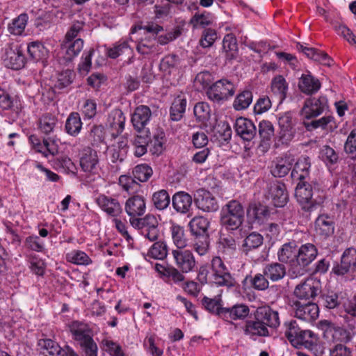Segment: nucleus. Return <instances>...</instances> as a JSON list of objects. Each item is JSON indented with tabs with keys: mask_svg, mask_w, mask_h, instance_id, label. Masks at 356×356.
Segmentation results:
<instances>
[{
	"mask_svg": "<svg viewBox=\"0 0 356 356\" xmlns=\"http://www.w3.org/2000/svg\"><path fill=\"white\" fill-rule=\"evenodd\" d=\"M253 314L255 321L246 322V334L252 336L267 337L269 331L267 326L277 327L280 325L277 312L269 307H260L254 311L246 307V317Z\"/></svg>",
	"mask_w": 356,
	"mask_h": 356,
	"instance_id": "nucleus-1",
	"label": "nucleus"
},
{
	"mask_svg": "<svg viewBox=\"0 0 356 356\" xmlns=\"http://www.w3.org/2000/svg\"><path fill=\"white\" fill-rule=\"evenodd\" d=\"M244 209L243 204L237 200H231L224 205L220 211V223L229 231H238L241 238L245 232L243 229Z\"/></svg>",
	"mask_w": 356,
	"mask_h": 356,
	"instance_id": "nucleus-2",
	"label": "nucleus"
},
{
	"mask_svg": "<svg viewBox=\"0 0 356 356\" xmlns=\"http://www.w3.org/2000/svg\"><path fill=\"white\" fill-rule=\"evenodd\" d=\"M317 249L311 244L302 245L297 252L296 259L292 260L289 273L293 277L302 275L307 271V266L310 264L317 256Z\"/></svg>",
	"mask_w": 356,
	"mask_h": 356,
	"instance_id": "nucleus-3",
	"label": "nucleus"
},
{
	"mask_svg": "<svg viewBox=\"0 0 356 356\" xmlns=\"http://www.w3.org/2000/svg\"><path fill=\"white\" fill-rule=\"evenodd\" d=\"M234 92V86L232 82L227 79H220L208 88L207 95L211 100L220 102L233 96Z\"/></svg>",
	"mask_w": 356,
	"mask_h": 356,
	"instance_id": "nucleus-4",
	"label": "nucleus"
},
{
	"mask_svg": "<svg viewBox=\"0 0 356 356\" xmlns=\"http://www.w3.org/2000/svg\"><path fill=\"white\" fill-rule=\"evenodd\" d=\"M321 291V282L318 280L309 277L298 284L294 289V295L300 300H313Z\"/></svg>",
	"mask_w": 356,
	"mask_h": 356,
	"instance_id": "nucleus-5",
	"label": "nucleus"
},
{
	"mask_svg": "<svg viewBox=\"0 0 356 356\" xmlns=\"http://www.w3.org/2000/svg\"><path fill=\"white\" fill-rule=\"evenodd\" d=\"M321 327L323 331L324 337L328 341L347 343L353 338V334L350 331L335 326L330 321H322Z\"/></svg>",
	"mask_w": 356,
	"mask_h": 356,
	"instance_id": "nucleus-6",
	"label": "nucleus"
},
{
	"mask_svg": "<svg viewBox=\"0 0 356 356\" xmlns=\"http://www.w3.org/2000/svg\"><path fill=\"white\" fill-rule=\"evenodd\" d=\"M80 166L86 173L99 177L101 168L97 152L89 147L84 149L80 157Z\"/></svg>",
	"mask_w": 356,
	"mask_h": 356,
	"instance_id": "nucleus-7",
	"label": "nucleus"
},
{
	"mask_svg": "<svg viewBox=\"0 0 356 356\" xmlns=\"http://www.w3.org/2000/svg\"><path fill=\"white\" fill-rule=\"evenodd\" d=\"M211 269L213 272V281L217 285L231 286L234 284V280L219 257L213 258Z\"/></svg>",
	"mask_w": 356,
	"mask_h": 356,
	"instance_id": "nucleus-8",
	"label": "nucleus"
},
{
	"mask_svg": "<svg viewBox=\"0 0 356 356\" xmlns=\"http://www.w3.org/2000/svg\"><path fill=\"white\" fill-rule=\"evenodd\" d=\"M38 346L43 354L49 356H79L70 347L67 346L61 348L57 342L50 339H39Z\"/></svg>",
	"mask_w": 356,
	"mask_h": 356,
	"instance_id": "nucleus-9",
	"label": "nucleus"
},
{
	"mask_svg": "<svg viewBox=\"0 0 356 356\" xmlns=\"http://www.w3.org/2000/svg\"><path fill=\"white\" fill-rule=\"evenodd\" d=\"M172 255L175 266L183 273L191 272L195 268L196 261L191 250L184 248L172 250Z\"/></svg>",
	"mask_w": 356,
	"mask_h": 356,
	"instance_id": "nucleus-10",
	"label": "nucleus"
},
{
	"mask_svg": "<svg viewBox=\"0 0 356 356\" xmlns=\"http://www.w3.org/2000/svg\"><path fill=\"white\" fill-rule=\"evenodd\" d=\"M327 108V99L325 96L311 97L305 100L301 110L302 115L307 119L316 118Z\"/></svg>",
	"mask_w": 356,
	"mask_h": 356,
	"instance_id": "nucleus-11",
	"label": "nucleus"
},
{
	"mask_svg": "<svg viewBox=\"0 0 356 356\" xmlns=\"http://www.w3.org/2000/svg\"><path fill=\"white\" fill-rule=\"evenodd\" d=\"M266 197L271 200L275 207H284L288 200L285 186L278 181H273L267 184Z\"/></svg>",
	"mask_w": 356,
	"mask_h": 356,
	"instance_id": "nucleus-12",
	"label": "nucleus"
},
{
	"mask_svg": "<svg viewBox=\"0 0 356 356\" xmlns=\"http://www.w3.org/2000/svg\"><path fill=\"white\" fill-rule=\"evenodd\" d=\"M295 196L303 209L310 211L314 207L313 189L310 184L300 181L296 188Z\"/></svg>",
	"mask_w": 356,
	"mask_h": 356,
	"instance_id": "nucleus-13",
	"label": "nucleus"
},
{
	"mask_svg": "<svg viewBox=\"0 0 356 356\" xmlns=\"http://www.w3.org/2000/svg\"><path fill=\"white\" fill-rule=\"evenodd\" d=\"M356 270V249H346L341 259V263L335 266L332 270L339 275H343Z\"/></svg>",
	"mask_w": 356,
	"mask_h": 356,
	"instance_id": "nucleus-14",
	"label": "nucleus"
},
{
	"mask_svg": "<svg viewBox=\"0 0 356 356\" xmlns=\"http://www.w3.org/2000/svg\"><path fill=\"white\" fill-rule=\"evenodd\" d=\"M293 307L295 316L302 321H312L318 316V307L312 301L307 303L296 301Z\"/></svg>",
	"mask_w": 356,
	"mask_h": 356,
	"instance_id": "nucleus-15",
	"label": "nucleus"
},
{
	"mask_svg": "<svg viewBox=\"0 0 356 356\" xmlns=\"http://www.w3.org/2000/svg\"><path fill=\"white\" fill-rule=\"evenodd\" d=\"M194 201L197 207L204 212H213L218 209L216 198L209 191L204 189L197 191Z\"/></svg>",
	"mask_w": 356,
	"mask_h": 356,
	"instance_id": "nucleus-16",
	"label": "nucleus"
},
{
	"mask_svg": "<svg viewBox=\"0 0 356 356\" xmlns=\"http://www.w3.org/2000/svg\"><path fill=\"white\" fill-rule=\"evenodd\" d=\"M95 202L99 208L111 217L117 218L122 213V207L118 200L115 197L101 194L96 198Z\"/></svg>",
	"mask_w": 356,
	"mask_h": 356,
	"instance_id": "nucleus-17",
	"label": "nucleus"
},
{
	"mask_svg": "<svg viewBox=\"0 0 356 356\" xmlns=\"http://www.w3.org/2000/svg\"><path fill=\"white\" fill-rule=\"evenodd\" d=\"M141 235L149 241H155L158 239L159 235L158 221L154 215L148 214L143 218Z\"/></svg>",
	"mask_w": 356,
	"mask_h": 356,
	"instance_id": "nucleus-18",
	"label": "nucleus"
},
{
	"mask_svg": "<svg viewBox=\"0 0 356 356\" xmlns=\"http://www.w3.org/2000/svg\"><path fill=\"white\" fill-rule=\"evenodd\" d=\"M70 330L73 339L79 343H81L93 337V332L90 326L80 321H74L70 325Z\"/></svg>",
	"mask_w": 356,
	"mask_h": 356,
	"instance_id": "nucleus-19",
	"label": "nucleus"
},
{
	"mask_svg": "<svg viewBox=\"0 0 356 356\" xmlns=\"http://www.w3.org/2000/svg\"><path fill=\"white\" fill-rule=\"evenodd\" d=\"M125 211L130 217L143 215L146 210L145 199L141 195H134L128 198L125 202Z\"/></svg>",
	"mask_w": 356,
	"mask_h": 356,
	"instance_id": "nucleus-20",
	"label": "nucleus"
},
{
	"mask_svg": "<svg viewBox=\"0 0 356 356\" xmlns=\"http://www.w3.org/2000/svg\"><path fill=\"white\" fill-rule=\"evenodd\" d=\"M151 116L152 112L148 106L141 105L136 107L131 116L134 127L140 131L149 123Z\"/></svg>",
	"mask_w": 356,
	"mask_h": 356,
	"instance_id": "nucleus-21",
	"label": "nucleus"
},
{
	"mask_svg": "<svg viewBox=\"0 0 356 356\" xmlns=\"http://www.w3.org/2000/svg\"><path fill=\"white\" fill-rule=\"evenodd\" d=\"M4 63L9 68L19 70L25 65V57L19 49L8 47L6 49Z\"/></svg>",
	"mask_w": 356,
	"mask_h": 356,
	"instance_id": "nucleus-22",
	"label": "nucleus"
},
{
	"mask_svg": "<svg viewBox=\"0 0 356 356\" xmlns=\"http://www.w3.org/2000/svg\"><path fill=\"white\" fill-rule=\"evenodd\" d=\"M269 215L268 208L260 203L250 205L247 212L248 222L253 227L254 225H259L262 220Z\"/></svg>",
	"mask_w": 356,
	"mask_h": 356,
	"instance_id": "nucleus-23",
	"label": "nucleus"
},
{
	"mask_svg": "<svg viewBox=\"0 0 356 356\" xmlns=\"http://www.w3.org/2000/svg\"><path fill=\"white\" fill-rule=\"evenodd\" d=\"M172 206L176 211L186 214L189 213L193 203V198L191 195L184 191L177 192L172 196Z\"/></svg>",
	"mask_w": 356,
	"mask_h": 356,
	"instance_id": "nucleus-24",
	"label": "nucleus"
},
{
	"mask_svg": "<svg viewBox=\"0 0 356 356\" xmlns=\"http://www.w3.org/2000/svg\"><path fill=\"white\" fill-rule=\"evenodd\" d=\"M125 117L120 109H114L108 115L106 125L111 129L112 135L118 136L124 129Z\"/></svg>",
	"mask_w": 356,
	"mask_h": 356,
	"instance_id": "nucleus-25",
	"label": "nucleus"
},
{
	"mask_svg": "<svg viewBox=\"0 0 356 356\" xmlns=\"http://www.w3.org/2000/svg\"><path fill=\"white\" fill-rule=\"evenodd\" d=\"M179 63V58L175 55H168L165 56L160 63V70L163 72L164 76L168 79L173 76V81L177 80L176 77L179 73L178 65Z\"/></svg>",
	"mask_w": 356,
	"mask_h": 356,
	"instance_id": "nucleus-26",
	"label": "nucleus"
},
{
	"mask_svg": "<svg viewBox=\"0 0 356 356\" xmlns=\"http://www.w3.org/2000/svg\"><path fill=\"white\" fill-rule=\"evenodd\" d=\"M83 47V40L81 38L75 40L65 39L62 44V51L66 60H72L77 56Z\"/></svg>",
	"mask_w": 356,
	"mask_h": 356,
	"instance_id": "nucleus-27",
	"label": "nucleus"
},
{
	"mask_svg": "<svg viewBox=\"0 0 356 356\" xmlns=\"http://www.w3.org/2000/svg\"><path fill=\"white\" fill-rule=\"evenodd\" d=\"M288 88L289 84L282 76L277 75L272 79L270 90L280 104L286 98Z\"/></svg>",
	"mask_w": 356,
	"mask_h": 356,
	"instance_id": "nucleus-28",
	"label": "nucleus"
},
{
	"mask_svg": "<svg viewBox=\"0 0 356 356\" xmlns=\"http://www.w3.org/2000/svg\"><path fill=\"white\" fill-rule=\"evenodd\" d=\"M170 232L173 244L176 250L184 249L187 246L188 239L182 226L175 222H170Z\"/></svg>",
	"mask_w": 356,
	"mask_h": 356,
	"instance_id": "nucleus-29",
	"label": "nucleus"
},
{
	"mask_svg": "<svg viewBox=\"0 0 356 356\" xmlns=\"http://www.w3.org/2000/svg\"><path fill=\"white\" fill-rule=\"evenodd\" d=\"M296 340L292 343L294 346H304L306 348L314 350L315 348V343L317 342L318 338L316 335L309 330H302L300 331Z\"/></svg>",
	"mask_w": 356,
	"mask_h": 356,
	"instance_id": "nucleus-30",
	"label": "nucleus"
},
{
	"mask_svg": "<svg viewBox=\"0 0 356 356\" xmlns=\"http://www.w3.org/2000/svg\"><path fill=\"white\" fill-rule=\"evenodd\" d=\"M298 87L302 92L310 95L316 92L320 89L321 83L310 74H305L300 78Z\"/></svg>",
	"mask_w": 356,
	"mask_h": 356,
	"instance_id": "nucleus-31",
	"label": "nucleus"
},
{
	"mask_svg": "<svg viewBox=\"0 0 356 356\" xmlns=\"http://www.w3.org/2000/svg\"><path fill=\"white\" fill-rule=\"evenodd\" d=\"M315 230L316 233L324 237L331 235L334 232V222L327 215H321L315 222Z\"/></svg>",
	"mask_w": 356,
	"mask_h": 356,
	"instance_id": "nucleus-32",
	"label": "nucleus"
},
{
	"mask_svg": "<svg viewBox=\"0 0 356 356\" xmlns=\"http://www.w3.org/2000/svg\"><path fill=\"white\" fill-rule=\"evenodd\" d=\"M28 20L29 16L26 13L20 14L8 24L7 29L8 33L15 36L22 35Z\"/></svg>",
	"mask_w": 356,
	"mask_h": 356,
	"instance_id": "nucleus-33",
	"label": "nucleus"
},
{
	"mask_svg": "<svg viewBox=\"0 0 356 356\" xmlns=\"http://www.w3.org/2000/svg\"><path fill=\"white\" fill-rule=\"evenodd\" d=\"M310 161L308 157L301 156L298 159L291 172V177L294 179L302 181L309 175Z\"/></svg>",
	"mask_w": 356,
	"mask_h": 356,
	"instance_id": "nucleus-34",
	"label": "nucleus"
},
{
	"mask_svg": "<svg viewBox=\"0 0 356 356\" xmlns=\"http://www.w3.org/2000/svg\"><path fill=\"white\" fill-rule=\"evenodd\" d=\"M57 118L51 113H45L42 115L38 122V128L44 134L53 133L57 128Z\"/></svg>",
	"mask_w": 356,
	"mask_h": 356,
	"instance_id": "nucleus-35",
	"label": "nucleus"
},
{
	"mask_svg": "<svg viewBox=\"0 0 356 356\" xmlns=\"http://www.w3.org/2000/svg\"><path fill=\"white\" fill-rule=\"evenodd\" d=\"M221 318L226 320H243L245 318V305L236 304L232 307H225L220 312Z\"/></svg>",
	"mask_w": 356,
	"mask_h": 356,
	"instance_id": "nucleus-36",
	"label": "nucleus"
},
{
	"mask_svg": "<svg viewBox=\"0 0 356 356\" xmlns=\"http://www.w3.org/2000/svg\"><path fill=\"white\" fill-rule=\"evenodd\" d=\"M277 255L280 261L290 263V268L292 260L296 259L297 256L296 245L294 242H289L284 244L279 250Z\"/></svg>",
	"mask_w": 356,
	"mask_h": 356,
	"instance_id": "nucleus-37",
	"label": "nucleus"
},
{
	"mask_svg": "<svg viewBox=\"0 0 356 356\" xmlns=\"http://www.w3.org/2000/svg\"><path fill=\"white\" fill-rule=\"evenodd\" d=\"M27 51L30 56L36 61L45 60L49 54L48 49L38 41L29 43Z\"/></svg>",
	"mask_w": 356,
	"mask_h": 356,
	"instance_id": "nucleus-38",
	"label": "nucleus"
},
{
	"mask_svg": "<svg viewBox=\"0 0 356 356\" xmlns=\"http://www.w3.org/2000/svg\"><path fill=\"white\" fill-rule=\"evenodd\" d=\"M149 136L147 132L144 134L136 135L133 141L134 155L137 157L143 156L147 151V145L149 142Z\"/></svg>",
	"mask_w": 356,
	"mask_h": 356,
	"instance_id": "nucleus-39",
	"label": "nucleus"
},
{
	"mask_svg": "<svg viewBox=\"0 0 356 356\" xmlns=\"http://www.w3.org/2000/svg\"><path fill=\"white\" fill-rule=\"evenodd\" d=\"M293 160L290 157L278 159L272 166L271 173L274 177H282L288 174L292 166Z\"/></svg>",
	"mask_w": 356,
	"mask_h": 356,
	"instance_id": "nucleus-40",
	"label": "nucleus"
},
{
	"mask_svg": "<svg viewBox=\"0 0 356 356\" xmlns=\"http://www.w3.org/2000/svg\"><path fill=\"white\" fill-rule=\"evenodd\" d=\"M279 129H298V120L290 111L279 113L277 115Z\"/></svg>",
	"mask_w": 356,
	"mask_h": 356,
	"instance_id": "nucleus-41",
	"label": "nucleus"
},
{
	"mask_svg": "<svg viewBox=\"0 0 356 356\" xmlns=\"http://www.w3.org/2000/svg\"><path fill=\"white\" fill-rule=\"evenodd\" d=\"M300 48L308 58L325 65L330 66L331 65L332 60L325 52L321 51L315 48L303 47L302 45H301Z\"/></svg>",
	"mask_w": 356,
	"mask_h": 356,
	"instance_id": "nucleus-42",
	"label": "nucleus"
},
{
	"mask_svg": "<svg viewBox=\"0 0 356 356\" xmlns=\"http://www.w3.org/2000/svg\"><path fill=\"white\" fill-rule=\"evenodd\" d=\"M82 128V122L78 113H72L65 123L67 133L72 136H77Z\"/></svg>",
	"mask_w": 356,
	"mask_h": 356,
	"instance_id": "nucleus-43",
	"label": "nucleus"
},
{
	"mask_svg": "<svg viewBox=\"0 0 356 356\" xmlns=\"http://www.w3.org/2000/svg\"><path fill=\"white\" fill-rule=\"evenodd\" d=\"M186 99L181 96L176 97L170 108V118L174 121L179 120L186 111Z\"/></svg>",
	"mask_w": 356,
	"mask_h": 356,
	"instance_id": "nucleus-44",
	"label": "nucleus"
},
{
	"mask_svg": "<svg viewBox=\"0 0 356 356\" xmlns=\"http://www.w3.org/2000/svg\"><path fill=\"white\" fill-rule=\"evenodd\" d=\"M298 129H279L275 138V145L277 147H287L293 141L297 134Z\"/></svg>",
	"mask_w": 356,
	"mask_h": 356,
	"instance_id": "nucleus-45",
	"label": "nucleus"
},
{
	"mask_svg": "<svg viewBox=\"0 0 356 356\" xmlns=\"http://www.w3.org/2000/svg\"><path fill=\"white\" fill-rule=\"evenodd\" d=\"M209 222L204 217L198 216L193 218L189 222L191 232L197 236L203 235L207 232Z\"/></svg>",
	"mask_w": 356,
	"mask_h": 356,
	"instance_id": "nucleus-46",
	"label": "nucleus"
},
{
	"mask_svg": "<svg viewBox=\"0 0 356 356\" xmlns=\"http://www.w3.org/2000/svg\"><path fill=\"white\" fill-rule=\"evenodd\" d=\"M265 275L273 281H277L284 277L286 273L285 268L278 263L268 265L264 269Z\"/></svg>",
	"mask_w": 356,
	"mask_h": 356,
	"instance_id": "nucleus-47",
	"label": "nucleus"
},
{
	"mask_svg": "<svg viewBox=\"0 0 356 356\" xmlns=\"http://www.w3.org/2000/svg\"><path fill=\"white\" fill-rule=\"evenodd\" d=\"M283 330L284 336L287 338L291 344L294 341L296 340V339L301 330L300 327L297 323V321L293 319L286 321L284 323Z\"/></svg>",
	"mask_w": 356,
	"mask_h": 356,
	"instance_id": "nucleus-48",
	"label": "nucleus"
},
{
	"mask_svg": "<svg viewBox=\"0 0 356 356\" xmlns=\"http://www.w3.org/2000/svg\"><path fill=\"white\" fill-rule=\"evenodd\" d=\"M222 49L228 58H234L238 50L236 40L232 34H227L222 41Z\"/></svg>",
	"mask_w": 356,
	"mask_h": 356,
	"instance_id": "nucleus-49",
	"label": "nucleus"
},
{
	"mask_svg": "<svg viewBox=\"0 0 356 356\" xmlns=\"http://www.w3.org/2000/svg\"><path fill=\"white\" fill-rule=\"evenodd\" d=\"M168 255V247L165 242H155L149 249L147 256L155 259H163Z\"/></svg>",
	"mask_w": 356,
	"mask_h": 356,
	"instance_id": "nucleus-50",
	"label": "nucleus"
},
{
	"mask_svg": "<svg viewBox=\"0 0 356 356\" xmlns=\"http://www.w3.org/2000/svg\"><path fill=\"white\" fill-rule=\"evenodd\" d=\"M66 259L69 262L76 265H89L92 263V260L88 255L81 250L71 251L67 254Z\"/></svg>",
	"mask_w": 356,
	"mask_h": 356,
	"instance_id": "nucleus-51",
	"label": "nucleus"
},
{
	"mask_svg": "<svg viewBox=\"0 0 356 356\" xmlns=\"http://www.w3.org/2000/svg\"><path fill=\"white\" fill-rule=\"evenodd\" d=\"M152 201L156 208L163 210L168 207L170 200L168 192L165 190H161L153 194Z\"/></svg>",
	"mask_w": 356,
	"mask_h": 356,
	"instance_id": "nucleus-52",
	"label": "nucleus"
},
{
	"mask_svg": "<svg viewBox=\"0 0 356 356\" xmlns=\"http://www.w3.org/2000/svg\"><path fill=\"white\" fill-rule=\"evenodd\" d=\"M220 301L221 300L220 297H215L214 298L204 297L202 300V304L207 310L211 313L217 314L221 318L220 312L224 307H221Z\"/></svg>",
	"mask_w": 356,
	"mask_h": 356,
	"instance_id": "nucleus-53",
	"label": "nucleus"
},
{
	"mask_svg": "<svg viewBox=\"0 0 356 356\" xmlns=\"http://www.w3.org/2000/svg\"><path fill=\"white\" fill-rule=\"evenodd\" d=\"M158 46L154 42V39L145 38L141 39L137 43V51L141 54H149L157 51Z\"/></svg>",
	"mask_w": 356,
	"mask_h": 356,
	"instance_id": "nucleus-54",
	"label": "nucleus"
},
{
	"mask_svg": "<svg viewBox=\"0 0 356 356\" xmlns=\"http://www.w3.org/2000/svg\"><path fill=\"white\" fill-rule=\"evenodd\" d=\"M152 175V168L146 164L138 165L133 170L134 179L141 182L147 181Z\"/></svg>",
	"mask_w": 356,
	"mask_h": 356,
	"instance_id": "nucleus-55",
	"label": "nucleus"
},
{
	"mask_svg": "<svg viewBox=\"0 0 356 356\" xmlns=\"http://www.w3.org/2000/svg\"><path fill=\"white\" fill-rule=\"evenodd\" d=\"M334 30L337 33L345 39L351 45L356 47V36L353 33L351 30L343 24H336Z\"/></svg>",
	"mask_w": 356,
	"mask_h": 356,
	"instance_id": "nucleus-56",
	"label": "nucleus"
},
{
	"mask_svg": "<svg viewBox=\"0 0 356 356\" xmlns=\"http://www.w3.org/2000/svg\"><path fill=\"white\" fill-rule=\"evenodd\" d=\"M130 51L131 48L128 44V40H120L113 47L108 49L107 54L111 58H116L120 55Z\"/></svg>",
	"mask_w": 356,
	"mask_h": 356,
	"instance_id": "nucleus-57",
	"label": "nucleus"
},
{
	"mask_svg": "<svg viewBox=\"0 0 356 356\" xmlns=\"http://www.w3.org/2000/svg\"><path fill=\"white\" fill-rule=\"evenodd\" d=\"M24 246L29 250L38 252H42L44 250V243L43 241L36 235H31L26 237L24 241Z\"/></svg>",
	"mask_w": 356,
	"mask_h": 356,
	"instance_id": "nucleus-58",
	"label": "nucleus"
},
{
	"mask_svg": "<svg viewBox=\"0 0 356 356\" xmlns=\"http://www.w3.org/2000/svg\"><path fill=\"white\" fill-rule=\"evenodd\" d=\"M119 184L124 191L131 193L137 191L138 184L134 177L128 175H121L119 177Z\"/></svg>",
	"mask_w": 356,
	"mask_h": 356,
	"instance_id": "nucleus-59",
	"label": "nucleus"
},
{
	"mask_svg": "<svg viewBox=\"0 0 356 356\" xmlns=\"http://www.w3.org/2000/svg\"><path fill=\"white\" fill-rule=\"evenodd\" d=\"M210 107L204 102H199L194 106V115L199 121H205L209 118Z\"/></svg>",
	"mask_w": 356,
	"mask_h": 356,
	"instance_id": "nucleus-60",
	"label": "nucleus"
},
{
	"mask_svg": "<svg viewBox=\"0 0 356 356\" xmlns=\"http://www.w3.org/2000/svg\"><path fill=\"white\" fill-rule=\"evenodd\" d=\"M72 71H63L58 74L54 86L58 89L64 88L72 83Z\"/></svg>",
	"mask_w": 356,
	"mask_h": 356,
	"instance_id": "nucleus-61",
	"label": "nucleus"
},
{
	"mask_svg": "<svg viewBox=\"0 0 356 356\" xmlns=\"http://www.w3.org/2000/svg\"><path fill=\"white\" fill-rule=\"evenodd\" d=\"M102 344L105 350L111 356H124L121 346L111 340L104 339Z\"/></svg>",
	"mask_w": 356,
	"mask_h": 356,
	"instance_id": "nucleus-62",
	"label": "nucleus"
},
{
	"mask_svg": "<svg viewBox=\"0 0 356 356\" xmlns=\"http://www.w3.org/2000/svg\"><path fill=\"white\" fill-rule=\"evenodd\" d=\"M344 298H345L343 297L342 293L327 294L323 297L324 305L326 307L329 309H333L335 308L339 304L342 305Z\"/></svg>",
	"mask_w": 356,
	"mask_h": 356,
	"instance_id": "nucleus-63",
	"label": "nucleus"
},
{
	"mask_svg": "<svg viewBox=\"0 0 356 356\" xmlns=\"http://www.w3.org/2000/svg\"><path fill=\"white\" fill-rule=\"evenodd\" d=\"M259 134L264 140H269L274 134L273 124L269 121H261L259 124Z\"/></svg>",
	"mask_w": 356,
	"mask_h": 356,
	"instance_id": "nucleus-64",
	"label": "nucleus"
}]
</instances>
